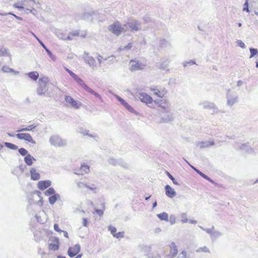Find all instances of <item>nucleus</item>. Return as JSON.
<instances>
[{"label": "nucleus", "instance_id": "nucleus-6", "mask_svg": "<svg viewBox=\"0 0 258 258\" xmlns=\"http://www.w3.org/2000/svg\"><path fill=\"white\" fill-rule=\"evenodd\" d=\"M138 98L142 102L147 105H152L154 102L152 97L146 93H140L139 94Z\"/></svg>", "mask_w": 258, "mask_h": 258}, {"label": "nucleus", "instance_id": "nucleus-31", "mask_svg": "<svg viewBox=\"0 0 258 258\" xmlns=\"http://www.w3.org/2000/svg\"><path fill=\"white\" fill-rule=\"evenodd\" d=\"M18 151L19 153L22 156L26 155L28 153L27 151L23 148H20Z\"/></svg>", "mask_w": 258, "mask_h": 258}, {"label": "nucleus", "instance_id": "nucleus-50", "mask_svg": "<svg viewBox=\"0 0 258 258\" xmlns=\"http://www.w3.org/2000/svg\"><path fill=\"white\" fill-rule=\"evenodd\" d=\"M174 183V184H177L176 182L175 181V179H174L173 181H172Z\"/></svg>", "mask_w": 258, "mask_h": 258}, {"label": "nucleus", "instance_id": "nucleus-42", "mask_svg": "<svg viewBox=\"0 0 258 258\" xmlns=\"http://www.w3.org/2000/svg\"><path fill=\"white\" fill-rule=\"evenodd\" d=\"M72 39V36L70 35L65 39L66 40H71Z\"/></svg>", "mask_w": 258, "mask_h": 258}, {"label": "nucleus", "instance_id": "nucleus-4", "mask_svg": "<svg viewBox=\"0 0 258 258\" xmlns=\"http://www.w3.org/2000/svg\"><path fill=\"white\" fill-rule=\"evenodd\" d=\"M65 70L83 89L86 91L88 90L89 87L84 82L82 79L80 78L78 76L68 68H65Z\"/></svg>", "mask_w": 258, "mask_h": 258}, {"label": "nucleus", "instance_id": "nucleus-3", "mask_svg": "<svg viewBox=\"0 0 258 258\" xmlns=\"http://www.w3.org/2000/svg\"><path fill=\"white\" fill-rule=\"evenodd\" d=\"M19 133L16 135V136L18 139L21 140H24L27 143H30L33 145L36 144L35 141L33 139L30 134L21 132Z\"/></svg>", "mask_w": 258, "mask_h": 258}, {"label": "nucleus", "instance_id": "nucleus-9", "mask_svg": "<svg viewBox=\"0 0 258 258\" xmlns=\"http://www.w3.org/2000/svg\"><path fill=\"white\" fill-rule=\"evenodd\" d=\"M89 166L85 164H82L80 168L75 170V173L78 175H83L89 172Z\"/></svg>", "mask_w": 258, "mask_h": 258}, {"label": "nucleus", "instance_id": "nucleus-12", "mask_svg": "<svg viewBox=\"0 0 258 258\" xmlns=\"http://www.w3.org/2000/svg\"><path fill=\"white\" fill-rule=\"evenodd\" d=\"M50 185L51 182L49 180H41L38 182L37 187L39 189L43 190L49 187Z\"/></svg>", "mask_w": 258, "mask_h": 258}, {"label": "nucleus", "instance_id": "nucleus-51", "mask_svg": "<svg viewBox=\"0 0 258 258\" xmlns=\"http://www.w3.org/2000/svg\"><path fill=\"white\" fill-rule=\"evenodd\" d=\"M150 198V196L147 197V198H146L145 200H148Z\"/></svg>", "mask_w": 258, "mask_h": 258}, {"label": "nucleus", "instance_id": "nucleus-14", "mask_svg": "<svg viewBox=\"0 0 258 258\" xmlns=\"http://www.w3.org/2000/svg\"><path fill=\"white\" fill-rule=\"evenodd\" d=\"M170 254L171 257L175 256L178 253V249L175 243L172 242L169 245Z\"/></svg>", "mask_w": 258, "mask_h": 258}, {"label": "nucleus", "instance_id": "nucleus-7", "mask_svg": "<svg viewBox=\"0 0 258 258\" xmlns=\"http://www.w3.org/2000/svg\"><path fill=\"white\" fill-rule=\"evenodd\" d=\"M50 242L48 245V249L51 251H56L59 249V241L57 237H54L50 239Z\"/></svg>", "mask_w": 258, "mask_h": 258}, {"label": "nucleus", "instance_id": "nucleus-40", "mask_svg": "<svg viewBox=\"0 0 258 258\" xmlns=\"http://www.w3.org/2000/svg\"><path fill=\"white\" fill-rule=\"evenodd\" d=\"M181 254L182 255V256L184 257L183 258H187L186 257V252L185 251H182L181 252Z\"/></svg>", "mask_w": 258, "mask_h": 258}, {"label": "nucleus", "instance_id": "nucleus-54", "mask_svg": "<svg viewBox=\"0 0 258 258\" xmlns=\"http://www.w3.org/2000/svg\"><path fill=\"white\" fill-rule=\"evenodd\" d=\"M241 23H239V24H238V26H239V27H240V26H241Z\"/></svg>", "mask_w": 258, "mask_h": 258}, {"label": "nucleus", "instance_id": "nucleus-47", "mask_svg": "<svg viewBox=\"0 0 258 258\" xmlns=\"http://www.w3.org/2000/svg\"><path fill=\"white\" fill-rule=\"evenodd\" d=\"M56 258H66L64 256H58Z\"/></svg>", "mask_w": 258, "mask_h": 258}, {"label": "nucleus", "instance_id": "nucleus-30", "mask_svg": "<svg viewBox=\"0 0 258 258\" xmlns=\"http://www.w3.org/2000/svg\"><path fill=\"white\" fill-rule=\"evenodd\" d=\"M198 252H209L210 250L209 249L206 247L204 246L203 247H200L197 250Z\"/></svg>", "mask_w": 258, "mask_h": 258}, {"label": "nucleus", "instance_id": "nucleus-21", "mask_svg": "<svg viewBox=\"0 0 258 258\" xmlns=\"http://www.w3.org/2000/svg\"><path fill=\"white\" fill-rule=\"evenodd\" d=\"M105 206L104 203L102 204V209H96L94 212V214H96L99 216L101 217L103 216L104 213V211L105 210Z\"/></svg>", "mask_w": 258, "mask_h": 258}, {"label": "nucleus", "instance_id": "nucleus-13", "mask_svg": "<svg viewBox=\"0 0 258 258\" xmlns=\"http://www.w3.org/2000/svg\"><path fill=\"white\" fill-rule=\"evenodd\" d=\"M165 191H166V195L168 197L171 198L174 197L175 196L176 192L174 191V189L172 188L169 185H167L165 186Z\"/></svg>", "mask_w": 258, "mask_h": 258}, {"label": "nucleus", "instance_id": "nucleus-39", "mask_svg": "<svg viewBox=\"0 0 258 258\" xmlns=\"http://www.w3.org/2000/svg\"><path fill=\"white\" fill-rule=\"evenodd\" d=\"M167 175L170 179H171L172 181H173L174 177L172 176V175L170 173H169V172H167Z\"/></svg>", "mask_w": 258, "mask_h": 258}, {"label": "nucleus", "instance_id": "nucleus-25", "mask_svg": "<svg viewBox=\"0 0 258 258\" xmlns=\"http://www.w3.org/2000/svg\"><path fill=\"white\" fill-rule=\"evenodd\" d=\"M157 216L161 219L165 221H167L168 219V215L166 213H162L158 214Z\"/></svg>", "mask_w": 258, "mask_h": 258}, {"label": "nucleus", "instance_id": "nucleus-8", "mask_svg": "<svg viewBox=\"0 0 258 258\" xmlns=\"http://www.w3.org/2000/svg\"><path fill=\"white\" fill-rule=\"evenodd\" d=\"M131 67L130 70L132 71H135L138 70H143L145 67V64L142 63L138 60H131L130 61Z\"/></svg>", "mask_w": 258, "mask_h": 258}, {"label": "nucleus", "instance_id": "nucleus-48", "mask_svg": "<svg viewBox=\"0 0 258 258\" xmlns=\"http://www.w3.org/2000/svg\"><path fill=\"white\" fill-rule=\"evenodd\" d=\"M3 148V146L1 144H0V150L1 149H2Z\"/></svg>", "mask_w": 258, "mask_h": 258}, {"label": "nucleus", "instance_id": "nucleus-38", "mask_svg": "<svg viewBox=\"0 0 258 258\" xmlns=\"http://www.w3.org/2000/svg\"><path fill=\"white\" fill-rule=\"evenodd\" d=\"M74 54L71 53L68 55V56H67V58L68 59H73L74 58Z\"/></svg>", "mask_w": 258, "mask_h": 258}, {"label": "nucleus", "instance_id": "nucleus-34", "mask_svg": "<svg viewBox=\"0 0 258 258\" xmlns=\"http://www.w3.org/2000/svg\"><path fill=\"white\" fill-rule=\"evenodd\" d=\"M248 2H246L245 3V4H244V7H243V10L244 11H246V12H249V10H248Z\"/></svg>", "mask_w": 258, "mask_h": 258}, {"label": "nucleus", "instance_id": "nucleus-10", "mask_svg": "<svg viewBox=\"0 0 258 258\" xmlns=\"http://www.w3.org/2000/svg\"><path fill=\"white\" fill-rule=\"evenodd\" d=\"M80 251V246L79 245L77 244L73 245L69 248L68 249V255L70 257H74L77 255Z\"/></svg>", "mask_w": 258, "mask_h": 258}, {"label": "nucleus", "instance_id": "nucleus-18", "mask_svg": "<svg viewBox=\"0 0 258 258\" xmlns=\"http://www.w3.org/2000/svg\"><path fill=\"white\" fill-rule=\"evenodd\" d=\"M24 160H25L26 164L27 165L30 166L33 164V161L34 160H35V159L32 156H31L30 154H28L25 157Z\"/></svg>", "mask_w": 258, "mask_h": 258}, {"label": "nucleus", "instance_id": "nucleus-26", "mask_svg": "<svg viewBox=\"0 0 258 258\" xmlns=\"http://www.w3.org/2000/svg\"><path fill=\"white\" fill-rule=\"evenodd\" d=\"M87 91L89 93H90V94L94 95L96 97H97L99 99L101 98V96L98 93L95 92L94 90H93L90 88H89Z\"/></svg>", "mask_w": 258, "mask_h": 258}, {"label": "nucleus", "instance_id": "nucleus-53", "mask_svg": "<svg viewBox=\"0 0 258 258\" xmlns=\"http://www.w3.org/2000/svg\"><path fill=\"white\" fill-rule=\"evenodd\" d=\"M256 67H258V62H256Z\"/></svg>", "mask_w": 258, "mask_h": 258}, {"label": "nucleus", "instance_id": "nucleus-2", "mask_svg": "<svg viewBox=\"0 0 258 258\" xmlns=\"http://www.w3.org/2000/svg\"><path fill=\"white\" fill-rule=\"evenodd\" d=\"M108 30L113 34L118 36L124 32V28L118 21H116L108 27Z\"/></svg>", "mask_w": 258, "mask_h": 258}, {"label": "nucleus", "instance_id": "nucleus-17", "mask_svg": "<svg viewBox=\"0 0 258 258\" xmlns=\"http://www.w3.org/2000/svg\"><path fill=\"white\" fill-rule=\"evenodd\" d=\"M128 25L133 31H137L140 29V23L137 21H134V22L129 23Z\"/></svg>", "mask_w": 258, "mask_h": 258}, {"label": "nucleus", "instance_id": "nucleus-43", "mask_svg": "<svg viewBox=\"0 0 258 258\" xmlns=\"http://www.w3.org/2000/svg\"><path fill=\"white\" fill-rule=\"evenodd\" d=\"M63 233H64V236L68 238V233L66 231H64Z\"/></svg>", "mask_w": 258, "mask_h": 258}, {"label": "nucleus", "instance_id": "nucleus-16", "mask_svg": "<svg viewBox=\"0 0 258 258\" xmlns=\"http://www.w3.org/2000/svg\"><path fill=\"white\" fill-rule=\"evenodd\" d=\"M30 172L31 174V179L33 180H37L40 179V174L38 172H37L35 168H31L30 170Z\"/></svg>", "mask_w": 258, "mask_h": 258}, {"label": "nucleus", "instance_id": "nucleus-36", "mask_svg": "<svg viewBox=\"0 0 258 258\" xmlns=\"http://www.w3.org/2000/svg\"><path fill=\"white\" fill-rule=\"evenodd\" d=\"M85 186L88 189L91 190H95L97 189V187L95 186H93L92 187H90L88 185H87L86 184H84Z\"/></svg>", "mask_w": 258, "mask_h": 258}, {"label": "nucleus", "instance_id": "nucleus-23", "mask_svg": "<svg viewBox=\"0 0 258 258\" xmlns=\"http://www.w3.org/2000/svg\"><path fill=\"white\" fill-rule=\"evenodd\" d=\"M44 194L46 196H51L55 194V190L52 187H50L45 191Z\"/></svg>", "mask_w": 258, "mask_h": 258}, {"label": "nucleus", "instance_id": "nucleus-19", "mask_svg": "<svg viewBox=\"0 0 258 258\" xmlns=\"http://www.w3.org/2000/svg\"><path fill=\"white\" fill-rule=\"evenodd\" d=\"M28 76L34 81H36L39 77V74L37 72H31L27 74Z\"/></svg>", "mask_w": 258, "mask_h": 258}, {"label": "nucleus", "instance_id": "nucleus-5", "mask_svg": "<svg viewBox=\"0 0 258 258\" xmlns=\"http://www.w3.org/2000/svg\"><path fill=\"white\" fill-rule=\"evenodd\" d=\"M66 103L75 109H79L82 106V103L79 101L75 100L72 97L67 95L64 98Z\"/></svg>", "mask_w": 258, "mask_h": 258}, {"label": "nucleus", "instance_id": "nucleus-29", "mask_svg": "<svg viewBox=\"0 0 258 258\" xmlns=\"http://www.w3.org/2000/svg\"><path fill=\"white\" fill-rule=\"evenodd\" d=\"M192 168L198 173L201 176L204 177V178L209 180V178L205 174L199 171L198 169H196V168L192 167Z\"/></svg>", "mask_w": 258, "mask_h": 258}, {"label": "nucleus", "instance_id": "nucleus-35", "mask_svg": "<svg viewBox=\"0 0 258 258\" xmlns=\"http://www.w3.org/2000/svg\"><path fill=\"white\" fill-rule=\"evenodd\" d=\"M70 35L72 37L79 36V33L78 31L72 32L70 33Z\"/></svg>", "mask_w": 258, "mask_h": 258}, {"label": "nucleus", "instance_id": "nucleus-52", "mask_svg": "<svg viewBox=\"0 0 258 258\" xmlns=\"http://www.w3.org/2000/svg\"><path fill=\"white\" fill-rule=\"evenodd\" d=\"M8 135H9L10 137H13V135H11V134H8Z\"/></svg>", "mask_w": 258, "mask_h": 258}, {"label": "nucleus", "instance_id": "nucleus-20", "mask_svg": "<svg viewBox=\"0 0 258 258\" xmlns=\"http://www.w3.org/2000/svg\"><path fill=\"white\" fill-rule=\"evenodd\" d=\"M37 125L35 124H32L30 125H29L26 128H22L17 131V132H22L24 131H31L34 130L35 128H36Z\"/></svg>", "mask_w": 258, "mask_h": 258}, {"label": "nucleus", "instance_id": "nucleus-33", "mask_svg": "<svg viewBox=\"0 0 258 258\" xmlns=\"http://www.w3.org/2000/svg\"><path fill=\"white\" fill-rule=\"evenodd\" d=\"M54 229L58 232H59L60 233L62 231L59 229V227H58V224H54Z\"/></svg>", "mask_w": 258, "mask_h": 258}, {"label": "nucleus", "instance_id": "nucleus-41", "mask_svg": "<svg viewBox=\"0 0 258 258\" xmlns=\"http://www.w3.org/2000/svg\"><path fill=\"white\" fill-rule=\"evenodd\" d=\"M239 46H240L241 47H242V48H244V47H245V44H244V43L243 42H242V41H240V42H239Z\"/></svg>", "mask_w": 258, "mask_h": 258}, {"label": "nucleus", "instance_id": "nucleus-32", "mask_svg": "<svg viewBox=\"0 0 258 258\" xmlns=\"http://www.w3.org/2000/svg\"><path fill=\"white\" fill-rule=\"evenodd\" d=\"M250 58L252 57L254 55H255L257 52V50L255 48H250Z\"/></svg>", "mask_w": 258, "mask_h": 258}, {"label": "nucleus", "instance_id": "nucleus-45", "mask_svg": "<svg viewBox=\"0 0 258 258\" xmlns=\"http://www.w3.org/2000/svg\"><path fill=\"white\" fill-rule=\"evenodd\" d=\"M40 43H41V45L47 50V51H48V50L45 47V45L42 42H41Z\"/></svg>", "mask_w": 258, "mask_h": 258}, {"label": "nucleus", "instance_id": "nucleus-24", "mask_svg": "<svg viewBox=\"0 0 258 258\" xmlns=\"http://www.w3.org/2000/svg\"><path fill=\"white\" fill-rule=\"evenodd\" d=\"M5 145L7 148H8L10 149H12V150H16L18 149V147L16 145H15L12 143H11L5 142Z\"/></svg>", "mask_w": 258, "mask_h": 258}, {"label": "nucleus", "instance_id": "nucleus-22", "mask_svg": "<svg viewBox=\"0 0 258 258\" xmlns=\"http://www.w3.org/2000/svg\"><path fill=\"white\" fill-rule=\"evenodd\" d=\"M59 198V195L58 194H54L52 196H51L49 198V202L50 204H53L57 200V199Z\"/></svg>", "mask_w": 258, "mask_h": 258}, {"label": "nucleus", "instance_id": "nucleus-49", "mask_svg": "<svg viewBox=\"0 0 258 258\" xmlns=\"http://www.w3.org/2000/svg\"><path fill=\"white\" fill-rule=\"evenodd\" d=\"M156 202H155L154 204H153V207H155L156 206Z\"/></svg>", "mask_w": 258, "mask_h": 258}, {"label": "nucleus", "instance_id": "nucleus-37", "mask_svg": "<svg viewBox=\"0 0 258 258\" xmlns=\"http://www.w3.org/2000/svg\"><path fill=\"white\" fill-rule=\"evenodd\" d=\"M83 224L84 226H87L88 224V221L86 218H84L83 219Z\"/></svg>", "mask_w": 258, "mask_h": 258}, {"label": "nucleus", "instance_id": "nucleus-28", "mask_svg": "<svg viewBox=\"0 0 258 258\" xmlns=\"http://www.w3.org/2000/svg\"><path fill=\"white\" fill-rule=\"evenodd\" d=\"M108 230L110 231L111 234L114 236L116 233V228L112 226H109L108 227Z\"/></svg>", "mask_w": 258, "mask_h": 258}, {"label": "nucleus", "instance_id": "nucleus-44", "mask_svg": "<svg viewBox=\"0 0 258 258\" xmlns=\"http://www.w3.org/2000/svg\"><path fill=\"white\" fill-rule=\"evenodd\" d=\"M14 7H16V8H23V7H19V6H18L17 4H15L14 5Z\"/></svg>", "mask_w": 258, "mask_h": 258}, {"label": "nucleus", "instance_id": "nucleus-46", "mask_svg": "<svg viewBox=\"0 0 258 258\" xmlns=\"http://www.w3.org/2000/svg\"><path fill=\"white\" fill-rule=\"evenodd\" d=\"M81 256H82V254H79V255H78L77 256V257H75V258H80V257H81Z\"/></svg>", "mask_w": 258, "mask_h": 258}, {"label": "nucleus", "instance_id": "nucleus-27", "mask_svg": "<svg viewBox=\"0 0 258 258\" xmlns=\"http://www.w3.org/2000/svg\"><path fill=\"white\" fill-rule=\"evenodd\" d=\"M124 232L120 231L118 232H116L115 235L113 236L117 239H120L124 237Z\"/></svg>", "mask_w": 258, "mask_h": 258}, {"label": "nucleus", "instance_id": "nucleus-11", "mask_svg": "<svg viewBox=\"0 0 258 258\" xmlns=\"http://www.w3.org/2000/svg\"><path fill=\"white\" fill-rule=\"evenodd\" d=\"M151 90L153 92L154 94L156 96L164 98V96L166 95L167 91L164 89H159L156 87L151 88Z\"/></svg>", "mask_w": 258, "mask_h": 258}, {"label": "nucleus", "instance_id": "nucleus-15", "mask_svg": "<svg viewBox=\"0 0 258 258\" xmlns=\"http://www.w3.org/2000/svg\"><path fill=\"white\" fill-rule=\"evenodd\" d=\"M117 100L120 102V103L129 111L131 112H134V109L127 102H125L123 99L120 97H117Z\"/></svg>", "mask_w": 258, "mask_h": 258}, {"label": "nucleus", "instance_id": "nucleus-1", "mask_svg": "<svg viewBox=\"0 0 258 258\" xmlns=\"http://www.w3.org/2000/svg\"><path fill=\"white\" fill-rule=\"evenodd\" d=\"M149 107L159 112H167L169 109L170 103L167 98H164L154 100L153 103Z\"/></svg>", "mask_w": 258, "mask_h": 258}]
</instances>
